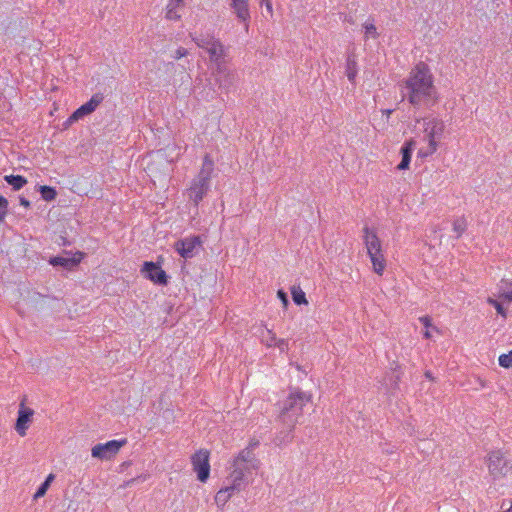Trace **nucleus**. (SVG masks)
<instances>
[{
  "instance_id": "obj_37",
  "label": "nucleus",
  "mask_w": 512,
  "mask_h": 512,
  "mask_svg": "<svg viewBox=\"0 0 512 512\" xmlns=\"http://www.w3.org/2000/svg\"><path fill=\"white\" fill-rule=\"evenodd\" d=\"M8 207V201L5 197L0 195V208H3V215L0 216V220H2L3 216L6 214V209Z\"/></svg>"
},
{
  "instance_id": "obj_23",
  "label": "nucleus",
  "mask_w": 512,
  "mask_h": 512,
  "mask_svg": "<svg viewBox=\"0 0 512 512\" xmlns=\"http://www.w3.org/2000/svg\"><path fill=\"white\" fill-rule=\"evenodd\" d=\"M235 491H240V489L233 484L221 488L215 495V503L217 506L224 507L226 503L231 499Z\"/></svg>"
},
{
  "instance_id": "obj_12",
  "label": "nucleus",
  "mask_w": 512,
  "mask_h": 512,
  "mask_svg": "<svg viewBox=\"0 0 512 512\" xmlns=\"http://www.w3.org/2000/svg\"><path fill=\"white\" fill-rule=\"evenodd\" d=\"M141 273L154 284L165 286L168 283V276L166 272L154 262H144L141 268Z\"/></svg>"
},
{
  "instance_id": "obj_17",
  "label": "nucleus",
  "mask_w": 512,
  "mask_h": 512,
  "mask_svg": "<svg viewBox=\"0 0 512 512\" xmlns=\"http://www.w3.org/2000/svg\"><path fill=\"white\" fill-rule=\"evenodd\" d=\"M185 7V0H168L165 7V18L169 21H179Z\"/></svg>"
},
{
  "instance_id": "obj_29",
  "label": "nucleus",
  "mask_w": 512,
  "mask_h": 512,
  "mask_svg": "<svg viewBox=\"0 0 512 512\" xmlns=\"http://www.w3.org/2000/svg\"><path fill=\"white\" fill-rule=\"evenodd\" d=\"M39 191L41 193L42 198L45 201H52L57 196L56 190L50 186H46V185L40 186Z\"/></svg>"
},
{
  "instance_id": "obj_8",
  "label": "nucleus",
  "mask_w": 512,
  "mask_h": 512,
  "mask_svg": "<svg viewBox=\"0 0 512 512\" xmlns=\"http://www.w3.org/2000/svg\"><path fill=\"white\" fill-rule=\"evenodd\" d=\"M190 462L197 480L201 483H206L211 471L210 451L204 448L195 451L190 457Z\"/></svg>"
},
{
  "instance_id": "obj_34",
  "label": "nucleus",
  "mask_w": 512,
  "mask_h": 512,
  "mask_svg": "<svg viewBox=\"0 0 512 512\" xmlns=\"http://www.w3.org/2000/svg\"><path fill=\"white\" fill-rule=\"evenodd\" d=\"M499 298L508 303L512 302V289L502 291L499 294Z\"/></svg>"
},
{
  "instance_id": "obj_32",
  "label": "nucleus",
  "mask_w": 512,
  "mask_h": 512,
  "mask_svg": "<svg viewBox=\"0 0 512 512\" xmlns=\"http://www.w3.org/2000/svg\"><path fill=\"white\" fill-rule=\"evenodd\" d=\"M487 303L490 304L491 306H493L496 309L497 313L499 315H501L504 319L507 318V311H506V309H504V307L502 306V304L499 301L489 297L487 299Z\"/></svg>"
},
{
  "instance_id": "obj_24",
  "label": "nucleus",
  "mask_w": 512,
  "mask_h": 512,
  "mask_svg": "<svg viewBox=\"0 0 512 512\" xmlns=\"http://www.w3.org/2000/svg\"><path fill=\"white\" fill-rule=\"evenodd\" d=\"M419 321L425 327V331L423 333L424 338L431 339L433 337V333L441 334L440 329L432 323L431 317L425 315L419 317Z\"/></svg>"
},
{
  "instance_id": "obj_36",
  "label": "nucleus",
  "mask_w": 512,
  "mask_h": 512,
  "mask_svg": "<svg viewBox=\"0 0 512 512\" xmlns=\"http://www.w3.org/2000/svg\"><path fill=\"white\" fill-rule=\"evenodd\" d=\"M260 5H264L268 14L273 16V5L271 0H260Z\"/></svg>"
},
{
  "instance_id": "obj_2",
  "label": "nucleus",
  "mask_w": 512,
  "mask_h": 512,
  "mask_svg": "<svg viewBox=\"0 0 512 512\" xmlns=\"http://www.w3.org/2000/svg\"><path fill=\"white\" fill-rule=\"evenodd\" d=\"M446 131L445 122L438 117L422 119V144L417 150V157L426 159L434 155L444 139Z\"/></svg>"
},
{
  "instance_id": "obj_42",
  "label": "nucleus",
  "mask_w": 512,
  "mask_h": 512,
  "mask_svg": "<svg viewBox=\"0 0 512 512\" xmlns=\"http://www.w3.org/2000/svg\"><path fill=\"white\" fill-rule=\"evenodd\" d=\"M503 512H512V500L510 501V506Z\"/></svg>"
},
{
  "instance_id": "obj_18",
  "label": "nucleus",
  "mask_w": 512,
  "mask_h": 512,
  "mask_svg": "<svg viewBox=\"0 0 512 512\" xmlns=\"http://www.w3.org/2000/svg\"><path fill=\"white\" fill-rule=\"evenodd\" d=\"M416 146L415 139L411 138L403 144L400 149L402 156L401 162L397 165V169L400 171L408 170L410 167L412 152Z\"/></svg>"
},
{
  "instance_id": "obj_20",
  "label": "nucleus",
  "mask_w": 512,
  "mask_h": 512,
  "mask_svg": "<svg viewBox=\"0 0 512 512\" xmlns=\"http://www.w3.org/2000/svg\"><path fill=\"white\" fill-rule=\"evenodd\" d=\"M233 461L249 466L254 470L258 469L260 465L255 454L249 448L241 450L238 455L234 457Z\"/></svg>"
},
{
  "instance_id": "obj_22",
  "label": "nucleus",
  "mask_w": 512,
  "mask_h": 512,
  "mask_svg": "<svg viewBox=\"0 0 512 512\" xmlns=\"http://www.w3.org/2000/svg\"><path fill=\"white\" fill-rule=\"evenodd\" d=\"M345 74L350 81L354 84L358 75V62L355 53H349L346 57Z\"/></svg>"
},
{
  "instance_id": "obj_33",
  "label": "nucleus",
  "mask_w": 512,
  "mask_h": 512,
  "mask_svg": "<svg viewBox=\"0 0 512 512\" xmlns=\"http://www.w3.org/2000/svg\"><path fill=\"white\" fill-rule=\"evenodd\" d=\"M188 54H189V52H188V50H187L186 48H184V47H178V48L175 50L174 54H173V58H174L175 60H179V59H181V58H183V57H186Z\"/></svg>"
},
{
  "instance_id": "obj_14",
  "label": "nucleus",
  "mask_w": 512,
  "mask_h": 512,
  "mask_svg": "<svg viewBox=\"0 0 512 512\" xmlns=\"http://www.w3.org/2000/svg\"><path fill=\"white\" fill-rule=\"evenodd\" d=\"M210 189V184L193 179L189 188L187 189V195L190 201L195 206H198L203 198L207 195Z\"/></svg>"
},
{
  "instance_id": "obj_6",
  "label": "nucleus",
  "mask_w": 512,
  "mask_h": 512,
  "mask_svg": "<svg viewBox=\"0 0 512 512\" xmlns=\"http://www.w3.org/2000/svg\"><path fill=\"white\" fill-rule=\"evenodd\" d=\"M486 465L490 476L500 480L512 471V457L501 449L492 450L487 455Z\"/></svg>"
},
{
  "instance_id": "obj_16",
  "label": "nucleus",
  "mask_w": 512,
  "mask_h": 512,
  "mask_svg": "<svg viewBox=\"0 0 512 512\" xmlns=\"http://www.w3.org/2000/svg\"><path fill=\"white\" fill-rule=\"evenodd\" d=\"M231 469L232 470L229 475V478L231 479V484L241 489V485L245 479L246 474L250 472L252 468L244 464L232 461Z\"/></svg>"
},
{
  "instance_id": "obj_11",
  "label": "nucleus",
  "mask_w": 512,
  "mask_h": 512,
  "mask_svg": "<svg viewBox=\"0 0 512 512\" xmlns=\"http://www.w3.org/2000/svg\"><path fill=\"white\" fill-rule=\"evenodd\" d=\"M202 240L199 236H190L175 242L174 249L184 259H190L196 254V249L200 247Z\"/></svg>"
},
{
  "instance_id": "obj_15",
  "label": "nucleus",
  "mask_w": 512,
  "mask_h": 512,
  "mask_svg": "<svg viewBox=\"0 0 512 512\" xmlns=\"http://www.w3.org/2000/svg\"><path fill=\"white\" fill-rule=\"evenodd\" d=\"M230 7L238 20L244 23L245 30L248 31L250 21L249 0H230Z\"/></svg>"
},
{
  "instance_id": "obj_31",
  "label": "nucleus",
  "mask_w": 512,
  "mask_h": 512,
  "mask_svg": "<svg viewBox=\"0 0 512 512\" xmlns=\"http://www.w3.org/2000/svg\"><path fill=\"white\" fill-rule=\"evenodd\" d=\"M499 365L503 368H512V350L508 353L501 354L498 357Z\"/></svg>"
},
{
  "instance_id": "obj_30",
  "label": "nucleus",
  "mask_w": 512,
  "mask_h": 512,
  "mask_svg": "<svg viewBox=\"0 0 512 512\" xmlns=\"http://www.w3.org/2000/svg\"><path fill=\"white\" fill-rule=\"evenodd\" d=\"M363 28L365 30L366 38L376 39L378 37V32H377L376 26L374 25L373 21H366L363 24Z\"/></svg>"
},
{
  "instance_id": "obj_5",
  "label": "nucleus",
  "mask_w": 512,
  "mask_h": 512,
  "mask_svg": "<svg viewBox=\"0 0 512 512\" xmlns=\"http://www.w3.org/2000/svg\"><path fill=\"white\" fill-rule=\"evenodd\" d=\"M190 37L199 48L207 52L209 60L217 65L216 72L221 73L223 70L221 63L225 60L228 53L223 43L214 36H197L190 33Z\"/></svg>"
},
{
  "instance_id": "obj_39",
  "label": "nucleus",
  "mask_w": 512,
  "mask_h": 512,
  "mask_svg": "<svg viewBox=\"0 0 512 512\" xmlns=\"http://www.w3.org/2000/svg\"><path fill=\"white\" fill-rule=\"evenodd\" d=\"M20 204L22 206H24L25 208H29L30 207V201L27 200L26 198H20Z\"/></svg>"
},
{
  "instance_id": "obj_40",
  "label": "nucleus",
  "mask_w": 512,
  "mask_h": 512,
  "mask_svg": "<svg viewBox=\"0 0 512 512\" xmlns=\"http://www.w3.org/2000/svg\"><path fill=\"white\" fill-rule=\"evenodd\" d=\"M392 112L393 110L391 109H385L382 111L383 115H385L387 118L391 115Z\"/></svg>"
},
{
  "instance_id": "obj_28",
  "label": "nucleus",
  "mask_w": 512,
  "mask_h": 512,
  "mask_svg": "<svg viewBox=\"0 0 512 512\" xmlns=\"http://www.w3.org/2000/svg\"><path fill=\"white\" fill-rule=\"evenodd\" d=\"M53 480H54V475L49 474L47 476L46 480L39 486V488L35 492L33 498L36 500V499L43 497L46 494L47 490L49 489L50 484L52 483Z\"/></svg>"
},
{
  "instance_id": "obj_1",
  "label": "nucleus",
  "mask_w": 512,
  "mask_h": 512,
  "mask_svg": "<svg viewBox=\"0 0 512 512\" xmlns=\"http://www.w3.org/2000/svg\"><path fill=\"white\" fill-rule=\"evenodd\" d=\"M407 99L415 107L432 105L438 100V92L434 85V77L429 66L424 62L417 63L405 80Z\"/></svg>"
},
{
  "instance_id": "obj_35",
  "label": "nucleus",
  "mask_w": 512,
  "mask_h": 512,
  "mask_svg": "<svg viewBox=\"0 0 512 512\" xmlns=\"http://www.w3.org/2000/svg\"><path fill=\"white\" fill-rule=\"evenodd\" d=\"M277 297L280 299L283 307L287 308V306L289 304V301H288V298H287V294L283 290H278L277 291Z\"/></svg>"
},
{
  "instance_id": "obj_19",
  "label": "nucleus",
  "mask_w": 512,
  "mask_h": 512,
  "mask_svg": "<svg viewBox=\"0 0 512 512\" xmlns=\"http://www.w3.org/2000/svg\"><path fill=\"white\" fill-rule=\"evenodd\" d=\"M214 172V161L210 155L203 157L201 168L194 179L210 184Z\"/></svg>"
},
{
  "instance_id": "obj_27",
  "label": "nucleus",
  "mask_w": 512,
  "mask_h": 512,
  "mask_svg": "<svg viewBox=\"0 0 512 512\" xmlns=\"http://www.w3.org/2000/svg\"><path fill=\"white\" fill-rule=\"evenodd\" d=\"M452 229L458 238L461 237L467 229L466 219L464 217L454 219Z\"/></svg>"
},
{
  "instance_id": "obj_38",
  "label": "nucleus",
  "mask_w": 512,
  "mask_h": 512,
  "mask_svg": "<svg viewBox=\"0 0 512 512\" xmlns=\"http://www.w3.org/2000/svg\"><path fill=\"white\" fill-rule=\"evenodd\" d=\"M172 148L175 150H178V152L176 153V158H179L180 157V147H178L176 144H174L172 147L170 145H168L166 147V150H170Z\"/></svg>"
},
{
  "instance_id": "obj_21",
  "label": "nucleus",
  "mask_w": 512,
  "mask_h": 512,
  "mask_svg": "<svg viewBox=\"0 0 512 512\" xmlns=\"http://www.w3.org/2000/svg\"><path fill=\"white\" fill-rule=\"evenodd\" d=\"M84 257V253L77 252L73 258L65 257H53L49 260V263L53 266H62L66 269H71L77 266Z\"/></svg>"
},
{
  "instance_id": "obj_25",
  "label": "nucleus",
  "mask_w": 512,
  "mask_h": 512,
  "mask_svg": "<svg viewBox=\"0 0 512 512\" xmlns=\"http://www.w3.org/2000/svg\"><path fill=\"white\" fill-rule=\"evenodd\" d=\"M4 179L14 190H20L27 184V179L21 175H6Z\"/></svg>"
},
{
  "instance_id": "obj_3",
  "label": "nucleus",
  "mask_w": 512,
  "mask_h": 512,
  "mask_svg": "<svg viewBox=\"0 0 512 512\" xmlns=\"http://www.w3.org/2000/svg\"><path fill=\"white\" fill-rule=\"evenodd\" d=\"M312 401V394L300 389L292 390L280 403L278 418L284 424L293 428L299 417L302 416L304 407Z\"/></svg>"
},
{
  "instance_id": "obj_4",
  "label": "nucleus",
  "mask_w": 512,
  "mask_h": 512,
  "mask_svg": "<svg viewBox=\"0 0 512 512\" xmlns=\"http://www.w3.org/2000/svg\"><path fill=\"white\" fill-rule=\"evenodd\" d=\"M362 240L372 264V271L378 276H382L387 267V259L382 241L376 230L369 226H364L362 229Z\"/></svg>"
},
{
  "instance_id": "obj_10",
  "label": "nucleus",
  "mask_w": 512,
  "mask_h": 512,
  "mask_svg": "<svg viewBox=\"0 0 512 512\" xmlns=\"http://www.w3.org/2000/svg\"><path fill=\"white\" fill-rule=\"evenodd\" d=\"M102 100L103 96L101 94H94L88 102L81 105L70 115V117L65 121L64 125L68 127L74 122L82 119L84 116L91 114L96 110Z\"/></svg>"
},
{
  "instance_id": "obj_43",
  "label": "nucleus",
  "mask_w": 512,
  "mask_h": 512,
  "mask_svg": "<svg viewBox=\"0 0 512 512\" xmlns=\"http://www.w3.org/2000/svg\"><path fill=\"white\" fill-rule=\"evenodd\" d=\"M65 0H59L60 3H64Z\"/></svg>"
},
{
  "instance_id": "obj_9",
  "label": "nucleus",
  "mask_w": 512,
  "mask_h": 512,
  "mask_svg": "<svg viewBox=\"0 0 512 512\" xmlns=\"http://www.w3.org/2000/svg\"><path fill=\"white\" fill-rule=\"evenodd\" d=\"M260 342L266 348H277L280 353L289 351V340L287 338L278 337L273 329L264 327L260 332Z\"/></svg>"
},
{
  "instance_id": "obj_26",
  "label": "nucleus",
  "mask_w": 512,
  "mask_h": 512,
  "mask_svg": "<svg viewBox=\"0 0 512 512\" xmlns=\"http://www.w3.org/2000/svg\"><path fill=\"white\" fill-rule=\"evenodd\" d=\"M291 296H292L294 303L297 305H307L308 304L306 294L301 289L300 286H293L291 288Z\"/></svg>"
},
{
  "instance_id": "obj_41",
  "label": "nucleus",
  "mask_w": 512,
  "mask_h": 512,
  "mask_svg": "<svg viewBox=\"0 0 512 512\" xmlns=\"http://www.w3.org/2000/svg\"><path fill=\"white\" fill-rule=\"evenodd\" d=\"M425 377H426V378H428V379H429V380H431V381H432V380H434V378H433V376H432L431 372H429V371L425 372Z\"/></svg>"
},
{
  "instance_id": "obj_13",
  "label": "nucleus",
  "mask_w": 512,
  "mask_h": 512,
  "mask_svg": "<svg viewBox=\"0 0 512 512\" xmlns=\"http://www.w3.org/2000/svg\"><path fill=\"white\" fill-rule=\"evenodd\" d=\"M34 415V410L25 406L24 403L20 404L18 410V418L15 424V430L17 433L24 437L27 434V430L32 421V417Z\"/></svg>"
},
{
  "instance_id": "obj_7",
  "label": "nucleus",
  "mask_w": 512,
  "mask_h": 512,
  "mask_svg": "<svg viewBox=\"0 0 512 512\" xmlns=\"http://www.w3.org/2000/svg\"><path fill=\"white\" fill-rule=\"evenodd\" d=\"M127 444V439H114L105 443H98L91 448V456L100 461L113 460L121 448Z\"/></svg>"
}]
</instances>
